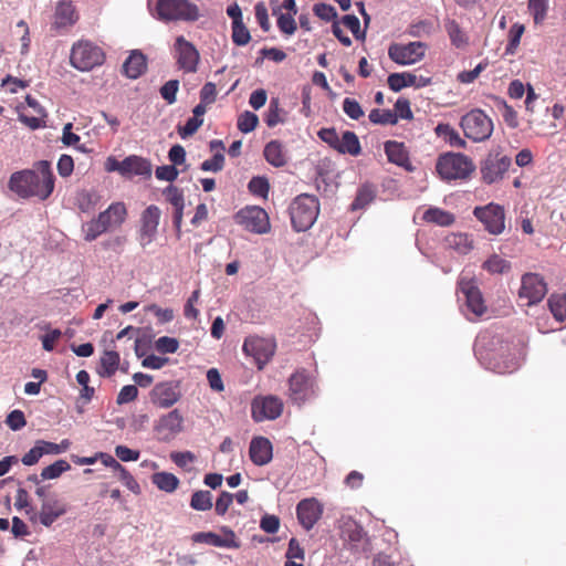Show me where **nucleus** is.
<instances>
[{
	"label": "nucleus",
	"instance_id": "obj_49",
	"mask_svg": "<svg viewBox=\"0 0 566 566\" xmlns=\"http://www.w3.org/2000/svg\"><path fill=\"white\" fill-rule=\"evenodd\" d=\"M248 189L253 196L265 199L270 190V184L265 177L255 176L249 181Z\"/></svg>",
	"mask_w": 566,
	"mask_h": 566
},
{
	"label": "nucleus",
	"instance_id": "obj_27",
	"mask_svg": "<svg viewBox=\"0 0 566 566\" xmlns=\"http://www.w3.org/2000/svg\"><path fill=\"white\" fill-rule=\"evenodd\" d=\"M316 170L317 187L319 188V182H323L325 190L335 191L339 185V172L336 170L335 165L328 159H323L318 163Z\"/></svg>",
	"mask_w": 566,
	"mask_h": 566
},
{
	"label": "nucleus",
	"instance_id": "obj_12",
	"mask_svg": "<svg viewBox=\"0 0 566 566\" xmlns=\"http://www.w3.org/2000/svg\"><path fill=\"white\" fill-rule=\"evenodd\" d=\"M426 49L427 45L420 41L408 44L394 43L388 49V56L399 65H411L423 59Z\"/></svg>",
	"mask_w": 566,
	"mask_h": 566
},
{
	"label": "nucleus",
	"instance_id": "obj_34",
	"mask_svg": "<svg viewBox=\"0 0 566 566\" xmlns=\"http://www.w3.org/2000/svg\"><path fill=\"white\" fill-rule=\"evenodd\" d=\"M436 135L451 147L464 148L467 143L459 133L448 123H439L434 128Z\"/></svg>",
	"mask_w": 566,
	"mask_h": 566
},
{
	"label": "nucleus",
	"instance_id": "obj_56",
	"mask_svg": "<svg viewBox=\"0 0 566 566\" xmlns=\"http://www.w3.org/2000/svg\"><path fill=\"white\" fill-rule=\"evenodd\" d=\"M313 12L316 17L326 22H334L337 18L336 9L332 4L323 2L314 4Z\"/></svg>",
	"mask_w": 566,
	"mask_h": 566
},
{
	"label": "nucleus",
	"instance_id": "obj_33",
	"mask_svg": "<svg viewBox=\"0 0 566 566\" xmlns=\"http://www.w3.org/2000/svg\"><path fill=\"white\" fill-rule=\"evenodd\" d=\"M317 323V316L310 310H303L302 318H298L296 331H301L302 343L306 344L313 340V334Z\"/></svg>",
	"mask_w": 566,
	"mask_h": 566
},
{
	"label": "nucleus",
	"instance_id": "obj_63",
	"mask_svg": "<svg viewBox=\"0 0 566 566\" xmlns=\"http://www.w3.org/2000/svg\"><path fill=\"white\" fill-rule=\"evenodd\" d=\"M6 423L13 431L22 429L27 423L24 413L19 409L12 410L7 416Z\"/></svg>",
	"mask_w": 566,
	"mask_h": 566
},
{
	"label": "nucleus",
	"instance_id": "obj_5",
	"mask_svg": "<svg viewBox=\"0 0 566 566\" xmlns=\"http://www.w3.org/2000/svg\"><path fill=\"white\" fill-rule=\"evenodd\" d=\"M460 126L464 136L475 143L489 139L493 133L492 119L480 108H474L463 115Z\"/></svg>",
	"mask_w": 566,
	"mask_h": 566
},
{
	"label": "nucleus",
	"instance_id": "obj_50",
	"mask_svg": "<svg viewBox=\"0 0 566 566\" xmlns=\"http://www.w3.org/2000/svg\"><path fill=\"white\" fill-rule=\"evenodd\" d=\"M281 99L280 97H272L268 109L264 115V122L269 127H274L281 122Z\"/></svg>",
	"mask_w": 566,
	"mask_h": 566
},
{
	"label": "nucleus",
	"instance_id": "obj_38",
	"mask_svg": "<svg viewBox=\"0 0 566 566\" xmlns=\"http://www.w3.org/2000/svg\"><path fill=\"white\" fill-rule=\"evenodd\" d=\"M151 482L160 491L172 493L179 485V479L169 472H157L151 475Z\"/></svg>",
	"mask_w": 566,
	"mask_h": 566
},
{
	"label": "nucleus",
	"instance_id": "obj_45",
	"mask_svg": "<svg viewBox=\"0 0 566 566\" xmlns=\"http://www.w3.org/2000/svg\"><path fill=\"white\" fill-rule=\"evenodd\" d=\"M343 536L352 543H359L366 535L361 525L356 523L355 521H347L344 523L342 527Z\"/></svg>",
	"mask_w": 566,
	"mask_h": 566
},
{
	"label": "nucleus",
	"instance_id": "obj_41",
	"mask_svg": "<svg viewBox=\"0 0 566 566\" xmlns=\"http://www.w3.org/2000/svg\"><path fill=\"white\" fill-rule=\"evenodd\" d=\"M71 470V464L63 459H59L52 464L45 467L41 471L42 480H55L59 479L64 472Z\"/></svg>",
	"mask_w": 566,
	"mask_h": 566
},
{
	"label": "nucleus",
	"instance_id": "obj_59",
	"mask_svg": "<svg viewBox=\"0 0 566 566\" xmlns=\"http://www.w3.org/2000/svg\"><path fill=\"white\" fill-rule=\"evenodd\" d=\"M224 155L220 151L216 153L212 158L202 161L200 169L202 171L218 172L223 169Z\"/></svg>",
	"mask_w": 566,
	"mask_h": 566
},
{
	"label": "nucleus",
	"instance_id": "obj_31",
	"mask_svg": "<svg viewBox=\"0 0 566 566\" xmlns=\"http://www.w3.org/2000/svg\"><path fill=\"white\" fill-rule=\"evenodd\" d=\"M385 154L388 160L397 166L406 167L409 163L408 151L402 143L387 140L384 145Z\"/></svg>",
	"mask_w": 566,
	"mask_h": 566
},
{
	"label": "nucleus",
	"instance_id": "obj_35",
	"mask_svg": "<svg viewBox=\"0 0 566 566\" xmlns=\"http://www.w3.org/2000/svg\"><path fill=\"white\" fill-rule=\"evenodd\" d=\"M376 198L375 187L370 184H364L356 192V197L350 203V210H361L368 207Z\"/></svg>",
	"mask_w": 566,
	"mask_h": 566
},
{
	"label": "nucleus",
	"instance_id": "obj_36",
	"mask_svg": "<svg viewBox=\"0 0 566 566\" xmlns=\"http://www.w3.org/2000/svg\"><path fill=\"white\" fill-rule=\"evenodd\" d=\"M339 154H349L352 156H358L361 151L360 143L357 135L354 132L345 130L339 138V143L336 149Z\"/></svg>",
	"mask_w": 566,
	"mask_h": 566
},
{
	"label": "nucleus",
	"instance_id": "obj_55",
	"mask_svg": "<svg viewBox=\"0 0 566 566\" xmlns=\"http://www.w3.org/2000/svg\"><path fill=\"white\" fill-rule=\"evenodd\" d=\"M179 90V81L178 80H169L166 82L159 90L160 96L167 102V104L171 105L177 101V92Z\"/></svg>",
	"mask_w": 566,
	"mask_h": 566
},
{
	"label": "nucleus",
	"instance_id": "obj_43",
	"mask_svg": "<svg viewBox=\"0 0 566 566\" xmlns=\"http://www.w3.org/2000/svg\"><path fill=\"white\" fill-rule=\"evenodd\" d=\"M548 307L555 319L563 322L566 318V295L552 294L548 298Z\"/></svg>",
	"mask_w": 566,
	"mask_h": 566
},
{
	"label": "nucleus",
	"instance_id": "obj_11",
	"mask_svg": "<svg viewBox=\"0 0 566 566\" xmlns=\"http://www.w3.org/2000/svg\"><path fill=\"white\" fill-rule=\"evenodd\" d=\"M458 292L463 295L467 310L475 317H480L486 312L482 292L473 277L462 275L458 281Z\"/></svg>",
	"mask_w": 566,
	"mask_h": 566
},
{
	"label": "nucleus",
	"instance_id": "obj_9",
	"mask_svg": "<svg viewBox=\"0 0 566 566\" xmlns=\"http://www.w3.org/2000/svg\"><path fill=\"white\" fill-rule=\"evenodd\" d=\"M289 391L291 401L301 406L316 397L317 386L315 379L305 369H301L289 378Z\"/></svg>",
	"mask_w": 566,
	"mask_h": 566
},
{
	"label": "nucleus",
	"instance_id": "obj_23",
	"mask_svg": "<svg viewBox=\"0 0 566 566\" xmlns=\"http://www.w3.org/2000/svg\"><path fill=\"white\" fill-rule=\"evenodd\" d=\"M184 417L178 409H174L161 416L155 426V430L169 439L182 431Z\"/></svg>",
	"mask_w": 566,
	"mask_h": 566
},
{
	"label": "nucleus",
	"instance_id": "obj_37",
	"mask_svg": "<svg viewBox=\"0 0 566 566\" xmlns=\"http://www.w3.org/2000/svg\"><path fill=\"white\" fill-rule=\"evenodd\" d=\"M423 220L441 227H449L454 222L455 218L451 212L434 207L424 211Z\"/></svg>",
	"mask_w": 566,
	"mask_h": 566
},
{
	"label": "nucleus",
	"instance_id": "obj_7",
	"mask_svg": "<svg viewBox=\"0 0 566 566\" xmlns=\"http://www.w3.org/2000/svg\"><path fill=\"white\" fill-rule=\"evenodd\" d=\"M70 61L75 69L85 72L101 65L104 61V53L92 42L80 41L73 45Z\"/></svg>",
	"mask_w": 566,
	"mask_h": 566
},
{
	"label": "nucleus",
	"instance_id": "obj_8",
	"mask_svg": "<svg viewBox=\"0 0 566 566\" xmlns=\"http://www.w3.org/2000/svg\"><path fill=\"white\" fill-rule=\"evenodd\" d=\"M511 165V157L503 155L500 150H491L480 161V174L483 182L492 185L502 180Z\"/></svg>",
	"mask_w": 566,
	"mask_h": 566
},
{
	"label": "nucleus",
	"instance_id": "obj_29",
	"mask_svg": "<svg viewBox=\"0 0 566 566\" xmlns=\"http://www.w3.org/2000/svg\"><path fill=\"white\" fill-rule=\"evenodd\" d=\"M444 245L459 254H468L473 249V239L468 233H450L444 238Z\"/></svg>",
	"mask_w": 566,
	"mask_h": 566
},
{
	"label": "nucleus",
	"instance_id": "obj_25",
	"mask_svg": "<svg viewBox=\"0 0 566 566\" xmlns=\"http://www.w3.org/2000/svg\"><path fill=\"white\" fill-rule=\"evenodd\" d=\"M67 512L66 505L57 499H48L42 501L41 511L35 518L45 526L50 527L59 517Z\"/></svg>",
	"mask_w": 566,
	"mask_h": 566
},
{
	"label": "nucleus",
	"instance_id": "obj_20",
	"mask_svg": "<svg viewBox=\"0 0 566 566\" xmlns=\"http://www.w3.org/2000/svg\"><path fill=\"white\" fill-rule=\"evenodd\" d=\"M323 514V505L314 497L302 500L296 506L300 524L306 531L313 528Z\"/></svg>",
	"mask_w": 566,
	"mask_h": 566
},
{
	"label": "nucleus",
	"instance_id": "obj_42",
	"mask_svg": "<svg viewBox=\"0 0 566 566\" xmlns=\"http://www.w3.org/2000/svg\"><path fill=\"white\" fill-rule=\"evenodd\" d=\"M548 8L549 0H528L527 2V9L535 24H542L546 20Z\"/></svg>",
	"mask_w": 566,
	"mask_h": 566
},
{
	"label": "nucleus",
	"instance_id": "obj_26",
	"mask_svg": "<svg viewBox=\"0 0 566 566\" xmlns=\"http://www.w3.org/2000/svg\"><path fill=\"white\" fill-rule=\"evenodd\" d=\"M123 176H140L149 178L151 176V164L148 159L130 155L123 159Z\"/></svg>",
	"mask_w": 566,
	"mask_h": 566
},
{
	"label": "nucleus",
	"instance_id": "obj_18",
	"mask_svg": "<svg viewBox=\"0 0 566 566\" xmlns=\"http://www.w3.org/2000/svg\"><path fill=\"white\" fill-rule=\"evenodd\" d=\"M223 535L213 532H198L191 537L193 543L207 544L213 547L221 548H239L240 544L235 538V534L229 527L221 528Z\"/></svg>",
	"mask_w": 566,
	"mask_h": 566
},
{
	"label": "nucleus",
	"instance_id": "obj_10",
	"mask_svg": "<svg viewBox=\"0 0 566 566\" xmlns=\"http://www.w3.org/2000/svg\"><path fill=\"white\" fill-rule=\"evenodd\" d=\"M473 216L490 234L499 235L505 230V210L497 203L478 206L473 209Z\"/></svg>",
	"mask_w": 566,
	"mask_h": 566
},
{
	"label": "nucleus",
	"instance_id": "obj_14",
	"mask_svg": "<svg viewBox=\"0 0 566 566\" xmlns=\"http://www.w3.org/2000/svg\"><path fill=\"white\" fill-rule=\"evenodd\" d=\"M161 217L160 209L148 206L140 214V227L138 230V242L142 248L148 247L157 237L158 226Z\"/></svg>",
	"mask_w": 566,
	"mask_h": 566
},
{
	"label": "nucleus",
	"instance_id": "obj_17",
	"mask_svg": "<svg viewBox=\"0 0 566 566\" xmlns=\"http://www.w3.org/2000/svg\"><path fill=\"white\" fill-rule=\"evenodd\" d=\"M274 349L275 345L271 339L258 336L248 337L242 346L244 354L252 356L260 369L266 364L269 358L273 356Z\"/></svg>",
	"mask_w": 566,
	"mask_h": 566
},
{
	"label": "nucleus",
	"instance_id": "obj_40",
	"mask_svg": "<svg viewBox=\"0 0 566 566\" xmlns=\"http://www.w3.org/2000/svg\"><path fill=\"white\" fill-rule=\"evenodd\" d=\"M264 157L269 164L275 167L283 166V148L279 140H271L264 147Z\"/></svg>",
	"mask_w": 566,
	"mask_h": 566
},
{
	"label": "nucleus",
	"instance_id": "obj_21",
	"mask_svg": "<svg viewBox=\"0 0 566 566\" xmlns=\"http://www.w3.org/2000/svg\"><path fill=\"white\" fill-rule=\"evenodd\" d=\"M176 48L179 67L186 73L196 72L199 63V53L193 44L188 42L184 36H178Z\"/></svg>",
	"mask_w": 566,
	"mask_h": 566
},
{
	"label": "nucleus",
	"instance_id": "obj_60",
	"mask_svg": "<svg viewBox=\"0 0 566 566\" xmlns=\"http://www.w3.org/2000/svg\"><path fill=\"white\" fill-rule=\"evenodd\" d=\"M343 111L350 119H359L364 115L360 104L354 99L346 97L343 101Z\"/></svg>",
	"mask_w": 566,
	"mask_h": 566
},
{
	"label": "nucleus",
	"instance_id": "obj_16",
	"mask_svg": "<svg viewBox=\"0 0 566 566\" xmlns=\"http://www.w3.org/2000/svg\"><path fill=\"white\" fill-rule=\"evenodd\" d=\"M150 401L159 408H170L179 401L181 394L179 381L170 380L158 382L154 386L150 394Z\"/></svg>",
	"mask_w": 566,
	"mask_h": 566
},
{
	"label": "nucleus",
	"instance_id": "obj_44",
	"mask_svg": "<svg viewBox=\"0 0 566 566\" xmlns=\"http://www.w3.org/2000/svg\"><path fill=\"white\" fill-rule=\"evenodd\" d=\"M368 118L375 125L397 124V115L391 109L374 108L369 112Z\"/></svg>",
	"mask_w": 566,
	"mask_h": 566
},
{
	"label": "nucleus",
	"instance_id": "obj_62",
	"mask_svg": "<svg viewBox=\"0 0 566 566\" xmlns=\"http://www.w3.org/2000/svg\"><path fill=\"white\" fill-rule=\"evenodd\" d=\"M14 505L19 510L24 509L27 514H32L31 520L35 521L36 513L34 512L33 507L29 503V494H28L27 490H24L22 488L18 489Z\"/></svg>",
	"mask_w": 566,
	"mask_h": 566
},
{
	"label": "nucleus",
	"instance_id": "obj_64",
	"mask_svg": "<svg viewBox=\"0 0 566 566\" xmlns=\"http://www.w3.org/2000/svg\"><path fill=\"white\" fill-rule=\"evenodd\" d=\"M178 169L174 165H164L156 168V178L164 181L172 182L178 177Z\"/></svg>",
	"mask_w": 566,
	"mask_h": 566
},
{
	"label": "nucleus",
	"instance_id": "obj_22",
	"mask_svg": "<svg viewBox=\"0 0 566 566\" xmlns=\"http://www.w3.org/2000/svg\"><path fill=\"white\" fill-rule=\"evenodd\" d=\"M481 342L482 338L479 337L475 343L474 353L486 369L493 370L494 373L497 374H510L517 369L518 364L513 359L497 361L495 360V357L491 353H483L481 348Z\"/></svg>",
	"mask_w": 566,
	"mask_h": 566
},
{
	"label": "nucleus",
	"instance_id": "obj_47",
	"mask_svg": "<svg viewBox=\"0 0 566 566\" xmlns=\"http://www.w3.org/2000/svg\"><path fill=\"white\" fill-rule=\"evenodd\" d=\"M101 200L96 191H83L78 196V209L84 213H90L95 210Z\"/></svg>",
	"mask_w": 566,
	"mask_h": 566
},
{
	"label": "nucleus",
	"instance_id": "obj_28",
	"mask_svg": "<svg viewBox=\"0 0 566 566\" xmlns=\"http://www.w3.org/2000/svg\"><path fill=\"white\" fill-rule=\"evenodd\" d=\"M146 69V56L140 51H133L123 64L125 75L132 80L138 78Z\"/></svg>",
	"mask_w": 566,
	"mask_h": 566
},
{
	"label": "nucleus",
	"instance_id": "obj_48",
	"mask_svg": "<svg viewBox=\"0 0 566 566\" xmlns=\"http://www.w3.org/2000/svg\"><path fill=\"white\" fill-rule=\"evenodd\" d=\"M190 506L196 511H208L212 507V494L209 491H196L191 495Z\"/></svg>",
	"mask_w": 566,
	"mask_h": 566
},
{
	"label": "nucleus",
	"instance_id": "obj_15",
	"mask_svg": "<svg viewBox=\"0 0 566 566\" xmlns=\"http://www.w3.org/2000/svg\"><path fill=\"white\" fill-rule=\"evenodd\" d=\"M547 293L544 279L537 273H525L522 276L518 296L525 298L528 306L539 303Z\"/></svg>",
	"mask_w": 566,
	"mask_h": 566
},
{
	"label": "nucleus",
	"instance_id": "obj_4",
	"mask_svg": "<svg viewBox=\"0 0 566 566\" xmlns=\"http://www.w3.org/2000/svg\"><path fill=\"white\" fill-rule=\"evenodd\" d=\"M319 212L318 200L311 195H300L290 206V218L296 232L308 230Z\"/></svg>",
	"mask_w": 566,
	"mask_h": 566
},
{
	"label": "nucleus",
	"instance_id": "obj_3",
	"mask_svg": "<svg viewBox=\"0 0 566 566\" xmlns=\"http://www.w3.org/2000/svg\"><path fill=\"white\" fill-rule=\"evenodd\" d=\"M436 170L443 180L467 179L475 170V165L462 153H446L438 157Z\"/></svg>",
	"mask_w": 566,
	"mask_h": 566
},
{
	"label": "nucleus",
	"instance_id": "obj_51",
	"mask_svg": "<svg viewBox=\"0 0 566 566\" xmlns=\"http://www.w3.org/2000/svg\"><path fill=\"white\" fill-rule=\"evenodd\" d=\"M258 123V116L250 111H245L238 118V129L244 134H248L254 130Z\"/></svg>",
	"mask_w": 566,
	"mask_h": 566
},
{
	"label": "nucleus",
	"instance_id": "obj_54",
	"mask_svg": "<svg viewBox=\"0 0 566 566\" xmlns=\"http://www.w3.org/2000/svg\"><path fill=\"white\" fill-rule=\"evenodd\" d=\"M166 200L174 207V209L185 208V197L180 189L170 185L164 190Z\"/></svg>",
	"mask_w": 566,
	"mask_h": 566
},
{
	"label": "nucleus",
	"instance_id": "obj_58",
	"mask_svg": "<svg viewBox=\"0 0 566 566\" xmlns=\"http://www.w3.org/2000/svg\"><path fill=\"white\" fill-rule=\"evenodd\" d=\"M155 347L161 354H174L179 348V342L174 337L161 336L155 342Z\"/></svg>",
	"mask_w": 566,
	"mask_h": 566
},
{
	"label": "nucleus",
	"instance_id": "obj_1",
	"mask_svg": "<svg viewBox=\"0 0 566 566\" xmlns=\"http://www.w3.org/2000/svg\"><path fill=\"white\" fill-rule=\"evenodd\" d=\"M8 186L20 198L35 197L42 201L46 200L54 190V175L50 163L41 160L34 169L13 172Z\"/></svg>",
	"mask_w": 566,
	"mask_h": 566
},
{
	"label": "nucleus",
	"instance_id": "obj_30",
	"mask_svg": "<svg viewBox=\"0 0 566 566\" xmlns=\"http://www.w3.org/2000/svg\"><path fill=\"white\" fill-rule=\"evenodd\" d=\"M119 361L120 357L117 352L105 350L99 358L96 371L103 378H111L118 369Z\"/></svg>",
	"mask_w": 566,
	"mask_h": 566
},
{
	"label": "nucleus",
	"instance_id": "obj_39",
	"mask_svg": "<svg viewBox=\"0 0 566 566\" xmlns=\"http://www.w3.org/2000/svg\"><path fill=\"white\" fill-rule=\"evenodd\" d=\"M388 86L394 92H399L405 87L412 86L415 82V74L409 72L391 73L387 78Z\"/></svg>",
	"mask_w": 566,
	"mask_h": 566
},
{
	"label": "nucleus",
	"instance_id": "obj_53",
	"mask_svg": "<svg viewBox=\"0 0 566 566\" xmlns=\"http://www.w3.org/2000/svg\"><path fill=\"white\" fill-rule=\"evenodd\" d=\"M232 40L237 45H245L251 40V35L242 21H235L232 25Z\"/></svg>",
	"mask_w": 566,
	"mask_h": 566
},
{
	"label": "nucleus",
	"instance_id": "obj_2",
	"mask_svg": "<svg viewBox=\"0 0 566 566\" xmlns=\"http://www.w3.org/2000/svg\"><path fill=\"white\" fill-rule=\"evenodd\" d=\"M126 217L127 209L125 203L120 201L113 202L106 210L99 212L96 218L82 226L84 240L92 242L109 229L120 227L125 222Z\"/></svg>",
	"mask_w": 566,
	"mask_h": 566
},
{
	"label": "nucleus",
	"instance_id": "obj_19",
	"mask_svg": "<svg viewBox=\"0 0 566 566\" xmlns=\"http://www.w3.org/2000/svg\"><path fill=\"white\" fill-rule=\"evenodd\" d=\"M282 402L272 396L256 398L252 402V418L256 422L272 420L282 412Z\"/></svg>",
	"mask_w": 566,
	"mask_h": 566
},
{
	"label": "nucleus",
	"instance_id": "obj_46",
	"mask_svg": "<svg viewBox=\"0 0 566 566\" xmlns=\"http://www.w3.org/2000/svg\"><path fill=\"white\" fill-rule=\"evenodd\" d=\"M482 266L491 274H502L511 269V263L497 254H493L484 261Z\"/></svg>",
	"mask_w": 566,
	"mask_h": 566
},
{
	"label": "nucleus",
	"instance_id": "obj_13",
	"mask_svg": "<svg viewBox=\"0 0 566 566\" xmlns=\"http://www.w3.org/2000/svg\"><path fill=\"white\" fill-rule=\"evenodd\" d=\"M237 223L250 232L265 233L270 228L269 217L264 209L252 206L239 210L235 214Z\"/></svg>",
	"mask_w": 566,
	"mask_h": 566
},
{
	"label": "nucleus",
	"instance_id": "obj_32",
	"mask_svg": "<svg viewBox=\"0 0 566 566\" xmlns=\"http://www.w3.org/2000/svg\"><path fill=\"white\" fill-rule=\"evenodd\" d=\"M54 17V24L56 25V28H65L72 25L75 22V10L72 4V1H60L56 6Z\"/></svg>",
	"mask_w": 566,
	"mask_h": 566
},
{
	"label": "nucleus",
	"instance_id": "obj_61",
	"mask_svg": "<svg viewBox=\"0 0 566 566\" xmlns=\"http://www.w3.org/2000/svg\"><path fill=\"white\" fill-rule=\"evenodd\" d=\"M394 114L397 115V120L399 118L410 120L413 117L410 102L408 98L399 97L395 103Z\"/></svg>",
	"mask_w": 566,
	"mask_h": 566
},
{
	"label": "nucleus",
	"instance_id": "obj_52",
	"mask_svg": "<svg viewBox=\"0 0 566 566\" xmlns=\"http://www.w3.org/2000/svg\"><path fill=\"white\" fill-rule=\"evenodd\" d=\"M524 25L521 23H514L509 31V43L506 45L505 52L507 54H513L517 49L521 36L524 32Z\"/></svg>",
	"mask_w": 566,
	"mask_h": 566
},
{
	"label": "nucleus",
	"instance_id": "obj_57",
	"mask_svg": "<svg viewBox=\"0 0 566 566\" xmlns=\"http://www.w3.org/2000/svg\"><path fill=\"white\" fill-rule=\"evenodd\" d=\"M446 29H447V32H448L453 45H455L457 48H460L465 43V38H464L462 30L457 21L449 20L446 23Z\"/></svg>",
	"mask_w": 566,
	"mask_h": 566
},
{
	"label": "nucleus",
	"instance_id": "obj_24",
	"mask_svg": "<svg viewBox=\"0 0 566 566\" xmlns=\"http://www.w3.org/2000/svg\"><path fill=\"white\" fill-rule=\"evenodd\" d=\"M249 455L251 461L259 467L268 464L273 457L272 443L264 437H255L250 442Z\"/></svg>",
	"mask_w": 566,
	"mask_h": 566
},
{
	"label": "nucleus",
	"instance_id": "obj_6",
	"mask_svg": "<svg viewBox=\"0 0 566 566\" xmlns=\"http://www.w3.org/2000/svg\"><path fill=\"white\" fill-rule=\"evenodd\" d=\"M155 17L161 21H196L199 18L198 7L188 0H158Z\"/></svg>",
	"mask_w": 566,
	"mask_h": 566
}]
</instances>
